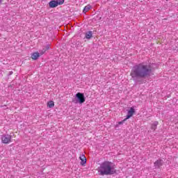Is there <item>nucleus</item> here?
<instances>
[{
  "instance_id": "nucleus-1",
  "label": "nucleus",
  "mask_w": 178,
  "mask_h": 178,
  "mask_svg": "<svg viewBox=\"0 0 178 178\" xmlns=\"http://www.w3.org/2000/svg\"><path fill=\"white\" fill-rule=\"evenodd\" d=\"M152 72V67H151V65L141 63L132 68L130 76L132 79H136L137 77L144 79L149 76Z\"/></svg>"
},
{
  "instance_id": "nucleus-2",
  "label": "nucleus",
  "mask_w": 178,
  "mask_h": 178,
  "mask_svg": "<svg viewBox=\"0 0 178 178\" xmlns=\"http://www.w3.org/2000/svg\"><path fill=\"white\" fill-rule=\"evenodd\" d=\"M99 172L102 176H108L116 173V170L115 169V166H113L111 162L104 161L99 168Z\"/></svg>"
},
{
  "instance_id": "nucleus-3",
  "label": "nucleus",
  "mask_w": 178,
  "mask_h": 178,
  "mask_svg": "<svg viewBox=\"0 0 178 178\" xmlns=\"http://www.w3.org/2000/svg\"><path fill=\"white\" fill-rule=\"evenodd\" d=\"M1 143L3 144H10L12 143V136L9 134H4L1 136Z\"/></svg>"
},
{
  "instance_id": "nucleus-4",
  "label": "nucleus",
  "mask_w": 178,
  "mask_h": 178,
  "mask_svg": "<svg viewBox=\"0 0 178 178\" xmlns=\"http://www.w3.org/2000/svg\"><path fill=\"white\" fill-rule=\"evenodd\" d=\"M76 97L78 98L79 104H84V102H86L84 94L78 92L76 93Z\"/></svg>"
},
{
  "instance_id": "nucleus-5",
  "label": "nucleus",
  "mask_w": 178,
  "mask_h": 178,
  "mask_svg": "<svg viewBox=\"0 0 178 178\" xmlns=\"http://www.w3.org/2000/svg\"><path fill=\"white\" fill-rule=\"evenodd\" d=\"M134 107H131L129 111H128V114L127 115V118L124 119V121L127 120L128 119H130L134 115Z\"/></svg>"
},
{
  "instance_id": "nucleus-6",
  "label": "nucleus",
  "mask_w": 178,
  "mask_h": 178,
  "mask_svg": "<svg viewBox=\"0 0 178 178\" xmlns=\"http://www.w3.org/2000/svg\"><path fill=\"white\" fill-rule=\"evenodd\" d=\"M79 159L81 160V165L84 166L86 163H87V159L84 154H81L79 156Z\"/></svg>"
},
{
  "instance_id": "nucleus-7",
  "label": "nucleus",
  "mask_w": 178,
  "mask_h": 178,
  "mask_svg": "<svg viewBox=\"0 0 178 178\" xmlns=\"http://www.w3.org/2000/svg\"><path fill=\"white\" fill-rule=\"evenodd\" d=\"M49 8H56V6H58V3L56 0H52L49 3Z\"/></svg>"
},
{
  "instance_id": "nucleus-8",
  "label": "nucleus",
  "mask_w": 178,
  "mask_h": 178,
  "mask_svg": "<svg viewBox=\"0 0 178 178\" xmlns=\"http://www.w3.org/2000/svg\"><path fill=\"white\" fill-rule=\"evenodd\" d=\"M40 53L38 52H35L31 54V59L33 60H37L38 59V57L40 56Z\"/></svg>"
},
{
  "instance_id": "nucleus-9",
  "label": "nucleus",
  "mask_w": 178,
  "mask_h": 178,
  "mask_svg": "<svg viewBox=\"0 0 178 178\" xmlns=\"http://www.w3.org/2000/svg\"><path fill=\"white\" fill-rule=\"evenodd\" d=\"M163 165V161L159 159L157 160L155 163H154V166L155 168H161V166H162Z\"/></svg>"
},
{
  "instance_id": "nucleus-10",
  "label": "nucleus",
  "mask_w": 178,
  "mask_h": 178,
  "mask_svg": "<svg viewBox=\"0 0 178 178\" xmlns=\"http://www.w3.org/2000/svg\"><path fill=\"white\" fill-rule=\"evenodd\" d=\"M86 38H87V40L92 38V31H89L88 32H87L86 33Z\"/></svg>"
},
{
  "instance_id": "nucleus-11",
  "label": "nucleus",
  "mask_w": 178,
  "mask_h": 178,
  "mask_svg": "<svg viewBox=\"0 0 178 178\" xmlns=\"http://www.w3.org/2000/svg\"><path fill=\"white\" fill-rule=\"evenodd\" d=\"M159 122H154L152 124L151 126V129L152 130H153L154 131H155V130H156V127H158Z\"/></svg>"
},
{
  "instance_id": "nucleus-12",
  "label": "nucleus",
  "mask_w": 178,
  "mask_h": 178,
  "mask_svg": "<svg viewBox=\"0 0 178 178\" xmlns=\"http://www.w3.org/2000/svg\"><path fill=\"white\" fill-rule=\"evenodd\" d=\"M55 106V102L54 101H49L47 102V107L48 108H54Z\"/></svg>"
},
{
  "instance_id": "nucleus-13",
  "label": "nucleus",
  "mask_w": 178,
  "mask_h": 178,
  "mask_svg": "<svg viewBox=\"0 0 178 178\" xmlns=\"http://www.w3.org/2000/svg\"><path fill=\"white\" fill-rule=\"evenodd\" d=\"M90 9H91V5L88 4L84 7L83 13H87V12H88V10H90Z\"/></svg>"
},
{
  "instance_id": "nucleus-14",
  "label": "nucleus",
  "mask_w": 178,
  "mask_h": 178,
  "mask_svg": "<svg viewBox=\"0 0 178 178\" xmlns=\"http://www.w3.org/2000/svg\"><path fill=\"white\" fill-rule=\"evenodd\" d=\"M57 5H63L65 3V0H56Z\"/></svg>"
},
{
  "instance_id": "nucleus-15",
  "label": "nucleus",
  "mask_w": 178,
  "mask_h": 178,
  "mask_svg": "<svg viewBox=\"0 0 178 178\" xmlns=\"http://www.w3.org/2000/svg\"><path fill=\"white\" fill-rule=\"evenodd\" d=\"M124 122H126V121H124V120H123L122 121L119 122L118 124L115 125V127H119V125L123 124V123H124Z\"/></svg>"
},
{
  "instance_id": "nucleus-16",
  "label": "nucleus",
  "mask_w": 178,
  "mask_h": 178,
  "mask_svg": "<svg viewBox=\"0 0 178 178\" xmlns=\"http://www.w3.org/2000/svg\"><path fill=\"white\" fill-rule=\"evenodd\" d=\"M45 52H47L45 49H42L40 53V55H44V54H45Z\"/></svg>"
},
{
  "instance_id": "nucleus-17",
  "label": "nucleus",
  "mask_w": 178,
  "mask_h": 178,
  "mask_svg": "<svg viewBox=\"0 0 178 178\" xmlns=\"http://www.w3.org/2000/svg\"><path fill=\"white\" fill-rule=\"evenodd\" d=\"M43 49L46 50V51H48V49H49V47L47 45Z\"/></svg>"
},
{
  "instance_id": "nucleus-18",
  "label": "nucleus",
  "mask_w": 178,
  "mask_h": 178,
  "mask_svg": "<svg viewBox=\"0 0 178 178\" xmlns=\"http://www.w3.org/2000/svg\"><path fill=\"white\" fill-rule=\"evenodd\" d=\"M1 1H2V0H0V3H1Z\"/></svg>"
}]
</instances>
